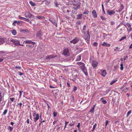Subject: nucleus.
I'll return each mask as SVG.
<instances>
[{
    "label": "nucleus",
    "instance_id": "obj_10",
    "mask_svg": "<svg viewBox=\"0 0 132 132\" xmlns=\"http://www.w3.org/2000/svg\"><path fill=\"white\" fill-rule=\"evenodd\" d=\"M24 16L26 18H31L33 16V15L29 12H26L24 15Z\"/></svg>",
    "mask_w": 132,
    "mask_h": 132
},
{
    "label": "nucleus",
    "instance_id": "obj_21",
    "mask_svg": "<svg viewBox=\"0 0 132 132\" xmlns=\"http://www.w3.org/2000/svg\"><path fill=\"white\" fill-rule=\"evenodd\" d=\"M76 5H77V6L75 7V6L73 7V9L75 10H77L80 7V5L79 4H78V3L76 4Z\"/></svg>",
    "mask_w": 132,
    "mask_h": 132
},
{
    "label": "nucleus",
    "instance_id": "obj_33",
    "mask_svg": "<svg viewBox=\"0 0 132 132\" xmlns=\"http://www.w3.org/2000/svg\"><path fill=\"white\" fill-rule=\"evenodd\" d=\"M7 112V109H5L3 113V114L4 115H6Z\"/></svg>",
    "mask_w": 132,
    "mask_h": 132
},
{
    "label": "nucleus",
    "instance_id": "obj_61",
    "mask_svg": "<svg viewBox=\"0 0 132 132\" xmlns=\"http://www.w3.org/2000/svg\"><path fill=\"white\" fill-rule=\"evenodd\" d=\"M49 87H50V88H55V87H54L52 85H50L49 86Z\"/></svg>",
    "mask_w": 132,
    "mask_h": 132
},
{
    "label": "nucleus",
    "instance_id": "obj_30",
    "mask_svg": "<svg viewBox=\"0 0 132 132\" xmlns=\"http://www.w3.org/2000/svg\"><path fill=\"white\" fill-rule=\"evenodd\" d=\"M120 69L121 70H123V64L122 62H121L120 64Z\"/></svg>",
    "mask_w": 132,
    "mask_h": 132
},
{
    "label": "nucleus",
    "instance_id": "obj_31",
    "mask_svg": "<svg viewBox=\"0 0 132 132\" xmlns=\"http://www.w3.org/2000/svg\"><path fill=\"white\" fill-rule=\"evenodd\" d=\"M75 125L74 122L72 121L71 123H70L69 125V126L70 127H72L73 126Z\"/></svg>",
    "mask_w": 132,
    "mask_h": 132
},
{
    "label": "nucleus",
    "instance_id": "obj_37",
    "mask_svg": "<svg viewBox=\"0 0 132 132\" xmlns=\"http://www.w3.org/2000/svg\"><path fill=\"white\" fill-rule=\"evenodd\" d=\"M117 80H114L112 81H111V82L110 83V85H113V84L114 83L116 82Z\"/></svg>",
    "mask_w": 132,
    "mask_h": 132
},
{
    "label": "nucleus",
    "instance_id": "obj_44",
    "mask_svg": "<svg viewBox=\"0 0 132 132\" xmlns=\"http://www.w3.org/2000/svg\"><path fill=\"white\" fill-rule=\"evenodd\" d=\"M127 27L129 28L131 26V25L129 23H127Z\"/></svg>",
    "mask_w": 132,
    "mask_h": 132
},
{
    "label": "nucleus",
    "instance_id": "obj_43",
    "mask_svg": "<svg viewBox=\"0 0 132 132\" xmlns=\"http://www.w3.org/2000/svg\"><path fill=\"white\" fill-rule=\"evenodd\" d=\"M86 26L84 25V26L83 27V29H82V32L83 31H84V30H85L86 29Z\"/></svg>",
    "mask_w": 132,
    "mask_h": 132
},
{
    "label": "nucleus",
    "instance_id": "obj_13",
    "mask_svg": "<svg viewBox=\"0 0 132 132\" xmlns=\"http://www.w3.org/2000/svg\"><path fill=\"white\" fill-rule=\"evenodd\" d=\"M107 12L108 14L110 15L113 14H114L115 13L113 10H108Z\"/></svg>",
    "mask_w": 132,
    "mask_h": 132
},
{
    "label": "nucleus",
    "instance_id": "obj_28",
    "mask_svg": "<svg viewBox=\"0 0 132 132\" xmlns=\"http://www.w3.org/2000/svg\"><path fill=\"white\" fill-rule=\"evenodd\" d=\"M95 108V105H94L93 106V107L90 110V112H93L94 111V110Z\"/></svg>",
    "mask_w": 132,
    "mask_h": 132
},
{
    "label": "nucleus",
    "instance_id": "obj_58",
    "mask_svg": "<svg viewBox=\"0 0 132 132\" xmlns=\"http://www.w3.org/2000/svg\"><path fill=\"white\" fill-rule=\"evenodd\" d=\"M100 17L103 20H104L105 19V18L103 16H101Z\"/></svg>",
    "mask_w": 132,
    "mask_h": 132
},
{
    "label": "nucleus",
    "instance_id": "obj_56",
    "mask_svg": "<svg viewBox=\"0 0 132 132\" xmlns=\"http://www.w3.org/2000/svg\"><path fill=\"white\" fill-rule=\"evenodd\" d=\"M127 57H128V56H124V59H123L124 60V61L125 60H126V59L127 58Z\"/></svg>",
    "mask_w": 132,
    "mask_h": 132
},
{
    "label": "nucleus",
    "instance_id": "obj_34",
    "mask_svg": "<svg viewBox=\"0 0 132 132\" xmlns=\"http://www.w3.org/2000/svg\"><path fill=\"white\" fill-rule=\"evenodd\" d=\"M36 17L38 19H43L45 18V17H44V16H36Z\"/></svg>",
    "mask_w": 132,
    "mask_h": 132
},
{
    "label": "nucleus",
    "instance_id": "obj_57",
    "mask_svg": "<svg viewBox=\"0 0 132 132\" xmlns=\"http://www.w3.org/2000/svg\"><path fill=\"white\" fill-rule=\"evenodd\" d=\"M77 24H81V22L80 21H78L77 22Z\"/></svg>",
    "mask_w": 132,
    "mask_h": 132
},
{
    "label": "nucleus",
    "instance_id": "obj_5",
    "mask_svg": "<svg viewBox=\"0 0 132 132\" xmlns=\"http://www.w3.org/2000/svg\"><path fill=\"white\" fill-rule=\"evenodd\" d=\"M10 40L11 42L14 44L15 46H19V45H20V41L21 40H16L12 38H11Z\"/></svg>",
    "mask_w": 132,
    "mask_h": 132
},
{
    "label": "nucleus",
    "instance_id": "obj_32",
    "mask_svg": "<svg viewBox=\"0 0 132 132\" xmlns=\"http://www.w3.org/2000/svg\"><path fill=\"white\" fill-rule=\"evenodd\" d=\"M14 68L17 70L18 69L20 70L21 69V67L20 66H16Z\"/></svg>",
    "mask_w": 132,
    "mask_h": 132
},
{
    "label": "nucleus",
    "instance_id": "obj_7",
    "mask_svg": "<svg viewBox=\"0 0 132 132\" xmlns=\"http://www.w3.org/2000/svg\"><path fill=\"white\" fill-rule=\"evenodd\" d=\"M80 39L79 38L75 37L74 39L70 41L71 43H72L73 44H75L77 43L79 40Z\"/></svg>",
    "mask_w": 132,
    "mask_h": 132
},
{
    "label": "nucleus",
    "instance_id": "obj_36",
    "mask_svg": "<svg viewBox=\"0 0 132 132\" xmlns=\"http://www.w3.org/2000/svg\"><path fill=\"white\" fill-rule=\"evenodd\" d=\"M131 110H129L128 112H127V117H128V116L131 114Z\"/></svg>",
    "mask_w": 132,
    "mask_h": 132
},
{
    "label": "nucleus",
    "instance_id": "obj_49",
    "mask_svg": "<svg viewBox=\"0 0 132 132\" xmlns=\"http://www.w3.org/2000/svg\"><path fill=\"white\" fill-rule=\"evenodd\" d=\"M18 105H19L20 108H21L22 106V103H18Z\"/></svg>",
    "mask_w": 132,
    "mask_h": 132
},
{
    "label": "nucleus",
    "instance_id": "obj_64",
    "mask_svg": "<svg viewBox=\"0 0 132 132\" xmlns=\"http://www.w3.org/2000/svg\"><path fill=\"white\" fill-rule=\"evenodd\" d=\"M129 48H132V43H131L130 45V46H129Z\"/></svg>",
    "mask_w": 132,
    "mask_h": 132
},
{
    "label": "nucleus",
    "instance_id": "obj_4",
    "mask_svg": "<svg viewBox=\"0 0 132 132\" xmlns=\"http://www.w3.org/2000/svg\"><path fill=\"white\" fill-rule=\"evenodd\" d=\"M79 68L86 76H87L88 75L87 70L85 66V64L79 67Z\"/></svg>",
    "mask_w": 132,
    "mask_h": 132
},
{
    "label": "nucleus",
    "instance_id": "obj_12",
    "mask_svg": "<svg viewBox=\"0 0 132 132\" xmlns=\"http://www.w3.org/2000/svg\"><path fill=\"white\" fill-rule=\"evenodd\" d=\"M36 35L37 37L40 39H42L43 38L41 32L40 31L37 32Z\"/></svg>",
    "mask_w": 132,
    "mask_h": 132
},
{
    "label": "nucleus",
    "instance_id": "obj_15",
    "mask_svg": "<svg viewBox=\"0 0 132 132\" xmlns=\"http://www.w3.org/2000/svg\"><path fill=\"white\" fill-rule=\"evenodd\" d=\"M20 32L21 33H29V31L26 29H21L20 30Z\"/></svg>",
    "mask_w": 132,
    "mask_h": 132
},
{
    "label": "nucleus",
    "instance_id": "obj_52",
    "mask_svg": "<svg viewBox=\"0 0 132 132\" xmlns=\"http://www.w3.org/2000/svg\"><path fill=\"white\" fill-rule=\"evenodd\" d=\"M102 102L104 104H106L107 103V101L105 100H102Z\"/></svg>",
    "mask_w": 132,
    "mask_h": 132
},
{
    "label": "nucleus",
    "instance_id": "obj_63",
    "mask_svg": "<svg viewBox=\"0 0 132 132\" xmlns=\"http://www.w3.org/2000/svg\"><path fill=\"white\" fill-rule=\"evenodd\" d=\"M114 24V22L112 21L111 22V24L112 25H113Z\"/></svg>",
    "mask_w": 132,
    "mask_h": 132
},
{
    "label": "nucleus",
    "instance_id": "obj_25",
    "mask_svg": "<svg viewBox=\"0 0 132 132\" xmlns=\"http://www.w3.org/2000/svg\"><path fill=\"white\" fill-rule=\"evenodd\" d=\"M2 58H3V60L7 61L8 59V57L5 55H4L2 56Z\"/></svg>",
    "mask_w": 132,
    "mask_h": 132
},
{
    "label": "nucleus",
    "instance_id": "obj_46",
    "mask_svg": "<svg viewBox=\"0 0 132 132\" xmlns=\"http://www.w3.org/2000/svg\"><path fill=\"white\" fill-rule=\"evenodd\" d=\"M14 98H10V99L11 100L10 101V103H11L12 102H13L14 100Z\"/></svg>",
    "mask_w": 132,
    "mask_h": 132
},
{
    "label": "nucleus",
    "instance_id": "obj_23",
    "mask_svg": "<svg viewBox=\"0 0 132 132\" xmlns=\"http://www.w3.org/2000/svg\"><path fill=\"white\" fill-rule=\"evenodd\" d=\"M82 14H78L77 15V19H81L82 18Z\"/></svg>",
    "mask_w": 132,
    "mask_h": 132
},
{
    "label": "nucleus",
    "instance_id": "obj_38",
    "mask_svg": "<svg viewBox=\"0 0 132 132\" xmlns=\"http://www.w3.org/2000/svg\"><path fill=\"white\" fill-rule=\"evenodd\" d=\"M97 126V124L95 123V125L93 126V129L92 130V131H93V130L95 129V128Z\"/></svg>",
    "mask_w": 132,
    "mask_h": 132
},
{
    "label": "nucleus",
    "instance_id": "obj_11",
    "mask_svg": "<svg viewBox=\"0 0 132 132\" xmlns=\"http://www.w3.org/2000/svg\"><path fill=\"white\" fill-rule=\"evenodd\" d=\"M124 8V6L122 4H121L119 7V9L118 10L116 11V12H117L120 13Z\"/></svg>",
    "mask_w": 132,
    "mask_h": 132
},
{
    "label": "nucleus",
    "instance_id": "obj_24",
    "mask_svg": "<svg viewBox=\"0 0 132 132\" xmlns=\"http://www.w3.org/2000/svg\"><path fill=\"white\" fill-rule=\"evenodd\" d=\"M4 42L5 41L3 38H0V45L3 44Z\"/></svg>",
    "mask_w": 132,
    "mask_h": 132
},
{
    "label": "nucleus",
    "instance_id": "obj_48",
    "mask_svg": "<svg viewBox=\"0 0 132 132\" xmlns=\"http://www.w3.org/2000/svg\"><path fill=\"white\" fill-rule=\"evenodd\" d=\"M110 89L107 90L105 92V93H106V94H107L110 92Z\"/></svg>",
    "mask_w": 132,
    "mask_h": 132
},
{
    "label": "nucleus",
    "instance_id": "obj_35",
    "mask_svg": "<svg viewBox=\"0 0 132 132\" xmlns=\"http://www.w3.org/2000/svg\"><path fill=\"white\" fill-rule=\"evenodd\" d=\"M13 128L11 127L10 126H9V127L8 129H9L10 131H12L13 129Z\"/></svg>",
    "mask_w": 132,
    "mask_h": 132
},
{
    "label": "nucleus",
    "instance_id": "obj_6",
    "mask_svg": "<svg viewBox=\"0 0 132 132\" xmlns=\"http://www.w3.org/2000/svg\"><path fill=\"white\" fill-rule=\"evenodd\" d=\"M57 56L56 55H50L47 56L45 57V59L47 61H49L51 59L54 58Z\"/></svg>",
    "mask_w": 132,
    "mask_h": 132
},
{
    "label": "nucleus",
    "instance_id": "obj_16",
    "mask_svg": "<svg viewBox=\"0 0 132 132\" xmlns=\"http://www.w3.org/2000/svg\"><path fill=\"white\" fill-rule=\"evenodd\" d=\"M102 45L103 46L109 47L110 46V44L104 42L102 44Z\"/></svg>",
    "mask_w": 132,
    "mask_h": 132
},
{
    "label": "nucleus",
    "instance_id": "obj_41",
    "mask_svg": "<svg viewBox=\"0 0 132 132\" xmlns=\"http://www.w3.org/2000/svg\"><path fill=\"white\" fill-rule=\"evenodd\" d=\"M20 93L19 95V97H21L22 95V93L23 92V91H20L19 92Z\"/></svg>",
    "mask_w": 132,
    "mask_h": 132
},
{
    "label": "nucleus",
    "instance_id": "obj_2",
    "mask_svg": "<svg viewBox=\"0 0 132 132\" xmlns=\"http://www.w3.org/2000/svg\"><path fill=\"white\" fill-rule=\"evenodd\" d=\"M41 115L42 114L41 113L40 116H39L38 114L35 111L33 112L32 116L34 117V119L35 122H36L39 119V118H40L41 120H42Z\"/></svg>",
    "mask_w": 132,
    "mask_h": 132
},
{
    "label": "nucleus",
    "instance_id": "obj_50",
    "mask_svg": "<svg viewBox=\"0 0 132 132\" xmlns=\"http://www.w3.org/2000/svg\"><path fill=\"white\" fill-rule=\"evenodd\" d=\"M88 12V10H87L85 12H84L83 13V14H88V12Z\"/></svg>",
    "mask_w": 132,
    "mask_h": 132
},
{
    "label": "nucleus",
    "instance_id": "obj_40",
    "mask_svg": "<svg viewBox=\"0 0 132 132\" xmlns=\"http://www.w3.org/2000/svg\"><path fill=\"white\" fill-rule=\"evenodd\" d=\"M77 89V87L76 86H75L73 89V91L74 92H75Z\"/></svg>",
    "mask_w": 132,
    "mask_h": 132
},
{
    "label": "nucleus",
    "instance_id": "obj_51",
    "mask_svg": "<svg viewBox=\"0 0 132 132\" xmlns=\"http://www.w3.org/2000/svg\"><path fill=\"white\" fill-rule=\"evenodd\" d=\"M80 123H79L77 125V127L78 128V129H80Z\"/></svg>",
    "mask_w": 132,
    "mask_h": 132
},
{
    "label": "nucleus",
    "instance_id": "obj_45",
    "mask_svg": "<svg viewBox=\"0 0 132 132\" xmlns=\"http://www.w3.org/2000/svg\"><path fill=\"white\" fill-rule=\"evenodd\" d=\"M126 37H122L120 40H119V41H121L122 40H123L124 39H126Z\"/></svg>",
    "mask_w": 132,
    "mask_h": 132
},
{
    "label": "nucleus",
    "instance_id": "obj_47",
    "mask_svg": "<svg viewBox=\"0 0 132 132\" xmlns=\"http://www.w3.org/2000/svg\"><path fill=\"white\" fill-rule=\"evenodd\" d=\"M19 18L20 19H21V20H24V19H25V18H24V17H22L20 16H19Z\"/></svg>",
    "mask_w": 132,
    "mask_h": 132
},
{
    "label": "nucleus",
    "instance_id": "obj_18",
    "mask_svg": "<svg viewBox=\"0 0 132 132\" xmlns=\"http://www.w3.org/2000/svg\"><path fill=\"white\" fill-rule=\"evenodd\" d=\"M79 0H74L72 2V4L74 6L76 5V4L79 2Z\"/></svg>",
    "mask_w": 132,
    "mask_h": 132
},
{
    "label": "nucleus",
    "instance_id": "obj_53",
    "mask_svg": "<svg viewBox=\"0 0 132 132\" xmlns=\"http://www.w3.org/2000/svg\"><path fill=\"white\" fill-rule=\"evenodd\" d=\"M41 120L40 121V123H39V126L40 125L41 123H42L43 122H45V121L44 120H43V121H42V120Z\"/></svg>",
    "mask_w": 132,
    "mask_h": 132
},
{
    "label": "nucleus",
    "instance_id": "obj_42",
    "mask_svg": "<svg viewBox=\"0 0 132 132\" xmlns=\"http://www.w3.org/2000/svg\"><path fill=\"white\" fill-rule=\"evenodd\" d=\"M57 113V112H54L53 113V117H55L56 116Z\"/></svg>",
    "mask_w": 132,
    "mask_h": 132
},
{
    "label": "nucleus",
    "instance_id": "obj_55",
    "mask_svg": "<svg viewBox=\"0 0 132 132\" xmlns=\"http://www.w3.org/2000/svg\"><path fill=\"white\" fill-rule=\"evenodd\" d=\"M109 122V121L108 120H107L106 121V123H105V126H106L108 124Z\"/></svg>",
    "mask_w": 132,
    "mask_h": 132
},
{
    "label": "nucleus",
    "instance_id": "obj_17",
    "mask_svg": "<svg viewBox=\"0 0 132 132\" xmlns=\"http://www.w3.org/2000/svg\"><path fill=\"white\" fill-rule=\"evenodd\" d=\"M92 13L94 18H95L97 17V15L96 14V11L95 10H94L92 12Z\"/></svg>",
    "mask_w": 132,
    "mask_h": 132
},
{
    "label": "nucleus",
    "instance_id": "obj_20",
    "mask_svg": "<svg viewBox=\"0 0 132 132\" xmlns=\"http://www.w3.org/2000/svg\"><path fill=\"white\" fill-rule=\"evenodd\" d=\"M76 64H77L78 66H79L80 67L81 66L85 64L84 63L81 62H77Z\"/></svg>",
    "mask_w": 132,
    "mask_h": 132
},
{
    "label": "nucleus",
    "instance_id": "obj_39",
    "mask_svg": "<svg viewBox=\"0 0 132 132\" xmlns=\"http://www.w3.org/2000/svg\"><path fill=\"white\" fill-rule=\"evenodd\" d=\"M98 44L97 42H94L93 44V45L95 46H97L98 45Z\"/></svg>",
    "mask_w": 132,
    "mask_h": 132
},
{
    "label": "nucleus",
    "instance_id": "obj_29",
    "mask_svg": "<svg viewBox=\"0 0 132 132\" xmlns=\"http://www.w3.org/2000/svg\"><path fill=\"white\" fill-rule=\"evenodd\" d=\"M29 3L32 6H34L36 5V4L35 3L32 2V1H31L29 2Z\"/></svg>",
    "mask_w": 132,
    "mask_h": 132
},
{
    "label": "nucleus",
    "instance_id": "obj_19",
    "mask_svg": "<svg viewBox=\"0 0 132 132\" xmlns=\"http://www.w3.org/2000/svg\"><path fill=\"white\" fill-rule=\"evenodd\" d=\"M81 56L80 55L78 56L76 58L75 61H78L81 60Z\"/></svg>",
    "mask_w": 132,
    "mask_h": 132
},
{
    "label": "nucleus",
    "instance_id": "obj_8",
    "mask_svg": "<svg viewBox=\"0 0 132 132\" xmlns=\"http://www.w3.org/2000/svg\"><path fill=\"white\" fill-rule=\"evenodd\" d=\"M92 65L93 68H96L98 64V62L96 60H93L92 63Z\"/></svg>",
    "mask_w": 132,
    "mask_h": 132
},
{
    "label": "nucleus",
    "instance_id": "obj_54",
    "mask_svg": "<svg viewBox=\"0 0 132 132\" xmlns=\"http://www.w3.org/2000/svg\"><path fill=\"white\" fill-rule=\"evenodd\" d=\"M18 73L19 75L20 76L23 75V73L20 72H18Z\"/></svg>",
    "mask_w": 132,
    "mask_h": 132
},
{
    "label": "nucleus",
    "instance_id": "obj_3",
    "mask_svg": "<svg viewBox=\"0 0 132 132\" xmlns=\"http://www.w3.org/2000/svg\"><path fill=\"white\" fill-rule=\"evenodd\" d=\"M84 35V38L86 40V41L88 42H89L90 40V36L89 34L88 31H87V34H86V32L84 31L82 32Z\"/></svg>",
    "mask_w": 132,
    "mask_h": 132
},
{
    "label": "nucleus",
    "instance_id": "obj_22",
    "mask_svg": "<svg viewBox=\"0 0 132 132\" xmlns=\"http://www.w3.org/2000/svg\"><path fill=\"white\" fill-rule=\"evenodd\" d=\"M106 74V71L105 70H104L102 72L101 75L103 77H105Z\"/></svg>",
    "mask_w": 132,
    "mask_h": 132
},
{
    "label": "nucleus",
    "instance_id": "obj_27",
    "mask_svg": "<svg viewBox=\"0 0 132 132\" xmlns=\"http://www.w3.org/2000/svg\"><path fill=\"white\" fill-rule=\"evenodd\" d=\"M12 32L13 35H15L16 34V31L15 30L13 29L12 30Z\"/></svg>",
    "mask_w": 132,
    "mask_h": 132
},
{
    "label": "nucleus",
    "instance_id": "obj_26",
    "mask_svg": "<svg viewBox=\"0 0 132 132\" xmlns=\"http://www.w3.org/2000/svg\"><path fill=\"white\" fill-rule=\"evenodd\" d=\"M110 35L109 34L107 35L105 33H103V37L104 39H106L107 38V36H110Z\"/></svg>",
    "mask_w": 132,
    "mask_h": 132
},
{
    "label": "nucleus",
    "instance_id": "obj_60",
    "mask_svg": "<svg viewBox=\"0 0 132 132\" xmlns=\"http://www.w3.org/2000/svg\"><path fill=\"white\" fill-rule=\"evenodd\" d=\"M57 120H56L54 121L53 122V125H54L55 124V123H56L57 122Z\"/></svg>",
    "mask_w": 132,
    "mask_h": 132
},
{
    "label": "nucleus",
    "instance_id": "obj_59",
    "mask_svg": "<svg viewBox=\"0 0 132 132\" xmlns=\"http://www.w3.org/2000/svg\"><path fill=\"white\" fill-rule=\"evenodd\" d=\"M3 61V58H2V57L0 58V62L2 61Z\"/></svg>",
    "mask_w": 132,
    "mask_h": 132
},
{
    "label": "nucleus",
    "instance_id": "obj_1",
    "mask_svg": "<svg viewBox=\"0 0 132 132\" xmlns=\"http://www.w3.org/2000/svg\"><path fill=\"white\" fill-rule=\"evenodd\" d=\"M23 43L24 44H27L26 45L27 48L29 49L32 48L34 47V45L35 44V42H32L30 40H26L24 41Z\"/></svg>",
    "mask_w": 132,
    "mask_h": 132
},
{
    "label": "nucleus",
    "instance_id": "obj_9",
    "mask_svg": "<svg viewBox=\"0 0 132 132\" xmlns=\"http://www.w3.org/2000/svg\"><path fill=\"white\" fill-rule=\"evenodd\" d=\"M69 50L68 48H65L63 50V54L65 56H68L69 55Z\"/></svg>",
    "mask_w": 132,
    "mask_h": 132
},
{
    "label": "nucleus",
    "instance_id": "obj_62",
    "mask_svg": "<svg viewBox=\"0 0 132 132\" xmlns=\"http://www.w3.org/2000/svg\"><path fill=\"white\" fill-rule=\"evenodd\" d=\"M55 4V5L56 6V7H58V4H57V2H55L54 3Z\"/></svg>",
    "mask_w": 132,
    "mask_h": 132
},
{
    "label": "nucleus",
    "instance_id": "obj_14",
    "mask_svg": "<svg viewBox=\"0 0 132 132\" xmlns=\"http://www.w3.org/2000/svg\"><path fill=\"white\" fill-rule=\"evenodd\" d=\"M49 20L56 27H57V24L56 22V21L55 20H51L49 19Z\"/></svg>",
    "mask_w": 132,
    "mask_h": 132
}]
</instances>
